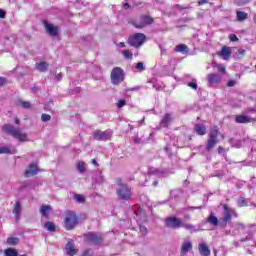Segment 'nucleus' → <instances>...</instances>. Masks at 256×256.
<instances>
[{
	"instance_id": "obj_21",
	"label": "nucleus",
	"mask_w": 256,
	"mask_h": 256,
	"mask_svg": "<svg viewBox=\"0 0 256 256\" xmlns=\"http://www.w3.org/2000/svg\"><path fill=\"white\" fill-rule=\"evenodd\" d=\"M182 227L184 229H186V231H189L190 233H197L199 231H201V228H197V226L193 225V224H189V223H183L182 222Z\"/></svg>"
},
{
	"instance_id": "obj_55",
	"label": "nucleus",
	"mask_w": 256,
	"mask_h": 256,
	"mask_svg": "<svg viewBox=\"0 0 256 256\" xmlns=\"http://www.w3.org/2000/svg\"><path fill=\"white\" fill-rule=\"evenodd\" d=\"M91 163H92V165H94L95 167H99V163H97V160L92 159Z\"/></svg>"
},
{
	"instance_id": "obj_15",
	"label": "nucleus",
	"mask_w": 256,
	"mask_h": 256,
	"mask_svg": "<svg viewBox=\"0 0 256 256\" xmlns=\"http://www.w3.org/2000/svg\"><path fill=\"white\" fill-rule=\"evenodd\" d=\"M223 209H224L223 222L229 223V221H231V219H232L233 210L231 208H229V206H227V204L223 205Z\"/></svg>"
},
{
	"instance_id": "obj_9",
	"label": "nucleus",
	"mask_w": 256,
	"mask_h": 256,
	"mask_svg": "<svg viewBox=\"0 0 256 256\" xmlns=\"http://www.w3.org/2000/svg\"><path fill=\"white\" fill-rule=\"evenodd\" d=\"M166 227L170 229H180V227H183V220L175 216H170L166 219Z\"/></svg>"
},
{
	"instance_id": "obj_37",
	"label": "nucleus",
	"mask_w": 256,
	"mask_h": 256,
	"mask_svg": "<svg viewBox=\"0 0 256 256\" xmlns=\"http://www.w3.org/2000/svg\"><path fill=\"white\" fill-rule=\"evenodd\" d=\"M3 153L9 154V153H12V152H11V149L9 147L2 146V147H0V155L3 154Z\"/></svg>"
},
{
	"instance_id": "obj_6",
	"label": "nucleus",
	"mask_w": 256,
	"mask_h": 256,
	"mask_svg": "<svg viewBox=\"0 0 256 256\" xmlns=\"http://www.w3.org/2000/svg\"><path fill=\"white\" fill-rule=\"evenodd\" d=\"M154 19L149 15L140 16L138 20H135L132 22V25L136 29H143L147 27L148 25H153Z\"/></svg>"
},
{
	"instance_id": "obj_49",
	"label": "nucleus",
	"mask_w": 256,
	"mask_h": 256,
	"mask_svg": "<svg viewBox=\"0 0 256 256\" xmlns=\"http://www.w3.org/2000/svg\"><path fill=\"white\" fill-rule=\"evenodd\" d=\"M140 232L142 233V235H145L147 233V227L140 226Z\"/></svg>"
},
{
	"instance_id": "obj_34",
	"label": "nucleus",
	"mask_w": 256,
	"mask_h": 256,
	"mask_svg": "<svg viewBox=\"0 0 256 256\" xmlns=\"http://www.w3.org/2000/svg\"><path fill=\"white\" fill-rule=\"evenodd\" d=\"M8 245H19V238L17 237H10L7 239Z\"/></svg>"
},
{
	"instance_id": "obj_5",
	"label": "nucleus",
	"mask_w": 256,
	"mask_h": 256,
	"mask_svg": "<svg viewBox=\"0 0 256 256\" xmlns=\"http://www.w3.org/2000/svg\"><path fill=\"white\" fill-rule=\"evenodd\" d=\"M145 39H147V37L145 36V34L143 33H136L132 36H129L128 38V43L131 47H136L139 48L143 45V43H145Z\"/></svg>"
},
{
	"instance_id": "obj_59",
	"label": "nucleus",
	"mask_w": 256,
	"mask_h": 256,
	"mask_svg": "<svg viewBox=\"0 0 256 256\" xmlns=\"http://www.w3.org/2000/svg\"><path fill=\"white\" fill-rule=\"evenodd\" d=\"M205 3H207V0H201L198 2L199 5H205Z\"/></svg>"
},
{
	"instance_id": "obj_24",
	"label": "nucleus",
	"mask_w": 256,
	"mask_h": 256,
	"mask_svg": "<svg viewBox=\"0 0 256 256\" xmlns=\"http://www.w3.org/2000/svg\"><path fill=\"white\" fill-rule=\"evenodd\" d=\"M36 69L40 71V73H46L49 69V64L47 62L36 63Z\"/></svg>"
},
{
	"instance_id": "obj_51",
	"label": "nucleus",
	"mask_w": 256,
	"mask_h": 256,
	"mask_svg": "<svg viewBox=\"0 0 256 256\" xmlns=\"http://www.w3.org/2000/svg\"><path fill=\"white\" fill-rule=\"evenodd\" d=\"M0 19H5V11L0 9Z\"/></svg>"
},
{
	"instance_id": "obj_29",
	"label": "nucleus",
	"mask_w": 256,
	"mask_h": 256,
	"mask_svg": "<svg viewBox=\"0 0 256 256\" xmlns=\"http://www.w3.org/2000/svg\"><path fill=\"white\" fill-rule=\"evenodd\" d=\"M174 51H176V53H187L189 51V48L187 47V45L185 44H179L174 48Z\"/></svg>"
},
{
	"instance_id": "obj_42",
	"label": "nucleus",
	"mask_w": 256,
	"mask_h": 256,
	"mask_svg": "<svg viewBox=\"0 0 256 256\" xmlns=\"http://www.w3.org/2000/svg\"><path fill=\"white\" fill-rule=\"evenodd\" d=\"M41 119L44 122L51 121V115H49V114H42Z\"/></svg>"
},
{
	"instance_id": "obj_16",
	"label": "nucleus",
	"mask_w": 256,
	"mask_h": 256,
	"mask_svg": "<svg viewBox=\"0 0 256 256\" xmlns=\"http://www.w3.org/2000/svg\"><path fill=\"white\" fill-rule=\"evenodd\" d=\"M198 251L201 256H211V249H209V246H207L205 242L198 244Z\"/></svg>"
},
{
	"instance_id": "obj_53",
	"label": "nucleus",
	"mask_w": 256,
	"mask_h": 256,
	"mask_svg": "<svg viewBox=\"0 0 256 256\" xmlns=\"http://www.w3.org/2000/svg\"><path fill=\"white\" fill-rule=\"evenodd\" d=\"M218 71H219L220 73H225V67H223V66H218Z\"/></svg>"
},
{
	"instance_id": "obj_25",
	"label": "nucleus",
	"mask_w": 256,
	"mask_h": 256,
	"mask_svg": "<svg viewBox=\"0 0 256 256\" xmlns=\"http://www.w3.org/2000/svg\"><path fill=\"white\" fill-rule=\"evenodd\" d=\"M194 131H196L197 135H205L207 133V128L203 124H196Z\"/></svg>"
},
{
	"instance_id": "obj_4",
	"label": "nucleus",
	"mask_w": 256,
	"mask_h": 256,
	"mask_svg": "<svg viewBox=\"0 0 256 256\" xmlns=\"http://www.w3.org/2000/svg\"><path fill=\"white\" fill-rule=\"evenodd\" d=\"M78 221L79 218H77V214H75V212L67 211L64 220L65 229H67V231L75 229V225H77Z\"/></svg>"
},
{
	"instance_id": "obj_46",
	"label": "nucleus",
	"mask_w": 256,
	"mask_h": 256,
	"mask_svg": "<svg viewBox=\"0 0 256 256\" xmlns=\"http://www.w3.org/2000/svg\"><path fill=\"white\" fill-rule=\"evenodd\" d=\"M22 107L24 109H29L31 107V102H22Z\"/></svg>"
},
{
	"instance_id": "obj_2",
	"label": "nucleus",
	"mask_w": 256,
	"mask_h": 256,
	"mask_svg": "<svg viewBox=\"0 0 256 256\" xmlns=\"http://www.w3.org/2000/svg\"><path fill=\"white\" fill-rule=\"evenodd\" d=\"M3 131L5 133H8V135H11L12 137H14V139H18V141H22V142L27 141V134H23L21 132V129L15 128L11 124L4 125L3 126Z\"/></svg>"
},
{
	"instance_id": "obj_43",
	"label": "nucleus",
	"mask_w": 256,
	"mask_h": 256,
	"mask_svg": "<svg viewBox=\"0 0 256 256\" xmlns=\"http://www.w3.org/2000/svg\"><path fill=\"white\" fill-rule=\"evenodd\" d=\"M125 104H126L125 100H123V99L119 100L117 103L118 109H121V107H125Z\"/></svg>"
},
{
	"instance_id": "obj_26",
	"label": "nucleus",
	"mask_w": 256,
	"mask_h": 256,
	"mask_svg": "<svg viewBox=\"0 0 256 256\" xmlns=\"http://www.w3.org/2000/svg\"><path fill=\"white\" fill-rule=\"evenodd\" d=\"M248 17H249V14H247V12H244V11H237L236 12V19L240 23H243V21H245Z\"/></svg>"
},
{
	"instance_id": "obj_1",
	"label": "nucleus",
	"mask_w": 256,
	"mask_h": 256,
	"mask_svg": "<svg viewBox=\"0 0 256 256\" xmlns=\"http://www.w3.org/2000/svg\"><path fill=\"white\" fill-rule=\"evenodd\" d=\"M116 195L118 196V199H121L122 201H130L131 197H133L131 188L127 186V184L123 183L121 180L118 181Z\"/></svg>"
},
{
	"instance_id": "obj_58",
	"label": "nucleus",
	"mask_w": 256,
	"mask_h": 256,
	"mask_svg": "<svg viewBox=\"0 0 256 256\" xmlns=\"http://www.w3.org/2000/svg\"><path fill=\"white\" fill-rule=\"evenodd\" d=\"M243 205H245V199H242V200L239 202V206H240V207H243Z\"/></svg>"
},
{
	"instance_id": "obj_35",
	"label": "nucleus",
	"mask_w": 256,
	"mask_h": 256,
	"mask_svg": "<svg viewBox=\"0 0 256 256\" xmlns=\"http://www.w3.org/2000/svg\"><path fill=\"white\" fill-rule=\"evenodd\" d=\"M74 199L77 203H85V196L81 194L74 195Z\"/></svg>"
},
{
	"instance_id": "obj_47",
	"label": "nucleus",
	"mask_w": 256,
	"mask_h": 256,
	"mask_svg": "<svg viewBox=\"0 0 256 256\" xmlns=\"http://www.w3.org/2000/svg\"><path fill=\"white\" fill-rule=\"evenodd\" d=\"M188 87H191V89H197V82L188 83Z\"/></svg>"
},
{
	"instance_id": "obj_10",
	"label": "nucleus",
	"mask_w": 256,
	"mask_h": 256,
	"mask_svg": "<svg viewBox=\"0 0 256 256\" xmlns=\"http://www.w3.org/2000/svg\"><path fill=\"white\" fill-rule=\"evenodd\" d=\"M93 137L96 139V141H105L111 137V131L106 130V131H101V130H96L93 132Z\"/></svg>"
},
{
	"instance_id": "obj_56",
	"label": "nucleus",
	"mask_w": 256,
	"mask_h": 256,
	"mask_svg": "<svg viewBox=\"0 0 256 256\" xmlns=\"http://www.w3.org/2000/svg\"><path fill=\"white\" fill-rule=\"evenodd\" d=\"M5 83V78L0 77V87Z\"/></svg>"
},
{
	"instance_id": "obj_30",
	"label": "nucleus",
	"mask_w": 256,
	"mask_h": 256,
	"mask_svg": "<svg viewBox=\"0 0 256 256\" xmlns=\"http://www.w3.org/2000/svg\"><path fill=\"white\" fill-rule=\"evenodd\" d=\"M247 229H244L245 233H248V235L251 237L256 231L254 224H248L246 225Z\"/></svg>"
},
{
	"instance_id": "obj_23",
	"label": "nucleus",
	"mask_w": 256,
	"mask_h": 256,
	"mask_svg": "<svg viewBox=\"0 0 256 256\" xmlns=\"http://www.w3.org/2000/svg\"><path fill=\"white\" fill-rule=\"evenodd\" d=\"M52 207L50 205H42L40 208V214L42 217H49V213L52 211Z\"/></svg>"
},
{
	"instance_id": "obj_50",
	"label": "nucleus",
	"mask_w": 256,
	"mask_h": 256,
	"mask_svg": "<svg viewBox=\"0 0 256 256\" xmlns=\"http://www.w3.org/2000/svg\"><path fill=\"white\" fill-rule=\"evenodd\" d=\"M194 209H201V206H198V207H188V208H186V211H194Z\"/></svg>"
},
{
	"instance_id": "obj_45",
	"label": "nucleus",
	"mask_w": 256,
	"mask_h": 256,
	"mask_svg": "<svg viewBox=\"0 0 256 256\" xmlns=\"http://www.w3.org/2000/svg\"><path fill=\"white\" fill-rule=\"evenodd\" d=\"M82 256H93V250L88 249L83 252Z\"/></svg>"
},
{
	"instance_id": "obj_11",
	"label": "nucleus",
	"mask_w": 256,
	"mask_h": 256,
	"mask_svg": "<svg viewBox=\"0 0 256 256\" xmlns=\"http://www.w3.org/2000/svg\"><path fill=\"white\" fill-rule=\"evenodd\" d=\"M44 27L48 35H50V37H57V35H59V27L47 21H44Z\"/></svg>"
},
{
	"instance_id": "obj_52",
	"label": "nucleus",
	"mask_w": 256,
	"mask_h": 256,
	"mask_svg": "<svg viewBox=\"0 0 256 256\" xmlns=\"http://www.w3.org/2000/svg\"><path fill=\"white\" fill-rule=\"evenodd\" d=\"M56 79L57 81H61V79H63V74L62 73L57 74Z\"/></svg>"
},
{
	"instance_id": "obj_41",
	"label": "nucleus",
	"mask_w": 256,
	"mask_h": 256,
	"mask_svg": "<svg viewBox=\"0 0 256 256\" xmlns=\"http://www.w3.org/2000/svg\"><path fill=\"white\" fill-rule=\"evenodd\" d=\"M231 144L233 145V147H236L237 149L241 147V141L239 140H231Z\"/></svg>"
},
{
	"instance_id": "obj_32",
	"label": "nucleus",
	"mask_w": 256,
	"mask_h": 256,
	"mask_svg": "<svg viewBox=\"0 0 256 256\" xmlns=\"http://www.w3.org/2000/svg\"><path fill=\"white\" fill-rule=\"evenodd\" d=\"M233 227H234L235 229L242 230V231H245V229H247V225H245V224H243V223H241V222H235V223L233 224Z\"/></svg>"
},
{
	"instance_id": "obj_40",
	"label": "nucleus",
	"mask_w": 256,
	"mask_h": 256,
	"mask_svg": "<svg viewBox=\"0 0 256 256\" xmlns=\"http://www.w3.org/2000/svg\"><path fill=\"white\" fill-rule=\"evenodd\" d=\"M136 69L138 71H145V64H143L142 62H139L136 64Z\"/></svg>"
},
{
	"instance_id": "obj_18",
	"label": "nucleus",
	"mask_w": 256,
	"mask_h": 256,
	"mask_svg": "<svg viewBox=\"0 0 256 256\" xmlns=\"http://www.w3.org/2000/svg\"><path fill=\"white\" fill-rule=\"evenodd\" d=\"M12 213L15 215L16 221H19L21 219V202L17 201L14 204V208L12 210Z\"/></svg>"
},
{
	"instance_id": "obj_44",
	"label": "nucleus",
	"mask_w": 256,
	"mask_h": 256,
	"mask_svg": "<svg viewBox=\"0 0 256 256\" xmlns=\"http://www.w3.org/2000/svg\"><path fill=\"white\" fill-rule=\"evenodd\" d=\"M229 39H230V41H232L233 43H235L236 41H239V38H238L237 35H235V34H231V35L229 36Z\"/></svg>"
},
{
	"instance_id": "obj_36",
	"label": "nucleus",
	"mask_w": 256,
	"mask_h": 256,
	"mask_svg": "<svg viewBox=\"0 0 256 256\" xmlns=\"http://www.w3.org/2000/svg\"><path fill=\"white\" fill-rule=\"evenodd\" d=\"M77 169H78L79 173H85V163L79 162L77 164Z\"/></svg>"
},
{
	"instance_id": "obj_17",
	"label": "nucleus",
	"mask_w": 256,
	"mask_h": 256,
	"mask_svg": "<svg viewBox=\"0 0 256 256\" xmlns=\"http://www.w3.org/2000/svg\"><path fill=\"white\" fill-rule=\"evenodd\" d=\"M208 85H215L221 83V76L219 74H208L207 76Z\"/></svg>"
},
{
	"instance_id": "obj_14",
	"label": "nucleus",
	"mask_w": 256,
	"mask_h": 256,
	"mask_svg": "<svg viewBox=\"0 0 256 256\" xmlns=\"http://www.w3.org/2000/svg\"><path fill=\"white\" fill-rule=\"evenodd\" d=\"M231 48L227 46H223L221 51L218 52V56L224 59V61H229L231 58Z\"/></svg>"
},
{
	"instance_id": "obj_31",
	"label": "nucleus",
	"mask_w": 256,
	"mask_h": 256,
	"mask_svg": "<svg viewBox=\"0 0 256 256\" xmlns=\"http://www.w3.org/2000/svg\"><path fill=\"white\" fill-rule=\"evenodd\" d=\"M44 227L47 229V231H50L51 233H53L56 229L55 224L53 222H46L44 224Z\"/></svg>"
},
{
	"instance_id": "obj_64",
	"label": "nucleus",
	"mask_w": 256,
	"mask_h": 256,
	"mask_svg": "<svg viewBox=\"0 0 256 256\" xmlns=\"http://www.w3.org/2000/svg\"><path fill=\"white\" fill-rule=\"evenodd\" d=\"M218 152H219V153H223V147H219V148H218Z\"/></svg>"
},
{
	"instance_id": "obj_57",
	"label": "nucleus",
	"mask_w": 256,
	"mask_h": 256,
	"mask_svg": "<svg viewBox=\"0 0 256 256\" xmlns=\"http://www.w3.org/2000/svg\"><path fill=\"white\" fill-rule=\"evenodd\" d=\"M139 87L128 88L127 91H138Z\"/></svg>"
},
{
	"instance_id": "obj_20",
	"label": "nucleus",
	"mask_w": 256,
	"mask_h": 256,
	"mask_svg": "<svg viewBox=\"0 0 256 256\" xmlns=\"http://www.w3.org/2000/svg\"><path fill=\"white\" fill-rule=\"evenodd\" d=\"M206 223H209V225H212L213 227H217L219 225V218H217L214 213H211L206 219Z\"/></svg>"
},
{
	"instance_id": "obj_62",
	"label": "nucleus",
	"mask_w": 256,
	"mask_h": 256,
	"mask_svg": "<svg viewBox=\"0 0 256 256\" xmlns=\"http://www.w3.org/2000/svg\"><path fill=\"white\" fill-rule=\"evenodd\" d=\"M238 53L239 55H245V50H239Z\"/></svg>"
},
{
	"instance_id": "obj_19",
	"label": "nucleus",
	"mask_w": 256,
	"mask_h": 256,
	"mask_svg": "<svg viewBox=\"0 0 256 256\" xmlns=\"http://www.w3.org/2000/svg\"><path fill=\"white\" fill-rule=\"evenodd\" d=\"M39 172V167L35 164H30L29 168L25 171L26 177H31V175H37Z\"/></svg>"
},
{
	"instance_id": "obj_38",
	"label": "nucleus",
	"mask_w": 256,
	"mask_h": 256,
	"mask_svg": "<svg viewBox=\"0 0 256 256\" xmlns=\"http://www.w3.org/2000/svg\"><path fill=\"white\" fill-rule=\"evenodd\" d=\"M122 54L124 55L125 59H133V53H131L129 50H124Z\"/></svg>"
},
{
	"instance_id": "obj_60",
	"label": "nucleus",
	"mask_w": 256,
	"mask_h": 256,
	"mask_svg": "<svg viewBox=\"0 0 256 256\" xmlns=\"http://www.w3.org/2000/svg\"><path fill=\"white\" fill-rule=\"evenodd\" d=\"M118 47H120V48L125 47V42H120V43L118 44Z\"/></svg>"
},
{
	"instance_id": "obj_12",
	"label": "nucleus",
	"mask_w": 256,
	"mask_h": 256,
	"mask_svg": "<svg viewBox=\"0 0 256 256\" xmlns=\"http://www.w3.org/2000/svg\"><path fill=\"white\" fill-rule=\"evenodd\" d=\"M65 249H66V254L68 256H75V255H77V251L78 250L75 249V241H73V240L68 241L67 244H66Z\"/></svg>"
},
{
	"instance_id": "obj_27",
	"label": "nucleus",
	"mask_w": 256,
	"mask_h": 256,
	"mask_svg": "<svg viewBox=\"0 0 256 256\" xmlns=\"http://www.w3.org/2000/svg\"><path fill=\"white\" fill-rule=\"evenodd\" d=\"M236 123H251V117L247 115H239L235 118Z\"/></svg>"
},
{
	"instance_id": "obj_61",
	"label": "nucleus",
	"mask_w": 256,
	"mask_h": 256,
	"mask_svg": "<svg viewBox=\"0 0 256 256\" xmlns=\"http://www.w3.org/2000/svg\"><path fill=\"white\" fill-rule=\"evenodd\" d=\"M184 219H186V220L191 219V215H189V214L184 215Z\"/></svg>"
},
{
	"instance_id": "obj_22",
	"label": "nucleus",
	"mask_w": 256,
	"mask_h": 256,
	"mask_svg": "<svg viewBox=\"0 0 256 256\" xmlns=\"http://www.w3.org/2000/svg\"><path fill=\"white\" fill-rule=\"evenodd\" d=\"M150 175H156L157 177H163V175H167V170L163 169H157V168H151L149 170Z\"/></svg>"
},
{
	"instance_id": "obj_48",
	"label": "nucleus",
	"mask_w": 256,
	"mask_h": 256,
	"mask_svg": "<svg viewBox=\"0 0 256 256\" xmlns=\"http://www.w3.org/2000/svg\"><path fill=\"white\" fill-rule=\"evenodd\" d=\"M237 82L235 81V80H229L228 81V83H227V86L228 87H235V84H236Z\"/></svg>"
},
{
	"instance_id": "obj_3",
	"label": "nucleus",
	"mask_w": 256,
	"mask_h": 256,
	"mask_svg": "<svg viewBox=\"0 0 256 256\" xmlns=\"http://www.w3.org/2000/svg\"><path fill=\"white\" fill-rule=\"evenodd\" d=\"M219 135H221V132H219V128L217 126H212L208 134L209 139L206 144L207 151H211V149H213V147H215V145L219 143V139L217 138L219 137Z\"/></svg>"
},
{
	"instance_id": "obj_8",
	"label": "nucleus",
	"mask_w": 256,
	"mask_h": 256,
	"mask_svg": "<svg viewBox=\"0 0 256 256\" xmlns=\"http://www.w3.org/2000/svg\"><path fill=\"white\" fill-rule=\"evenodd\" d=\"M85 241L87 243H92L93 245H99V243L103 242V237L99 233L89 232L84 235Z\"/></svg>"
},
{
	"instance_id": "obj_63",
	"label": "nucleus",
	"mask_w": 256,
	"mask_h": 256,
	"mask_svg": "<svg viewBox=\"0 0 256 256\" xmlns=\"http://www.w3.org/2000/svg\"><path fill=\"white\" fill-rule=\"evenodd\" d=\"M124 9H129V3L124 4Z\"/></svg>"
},
{
	"instance_id": "obj_39",
	"label": "nucleus",
	"mask_w": 256,
	"mask_h": 256,
	"mask_svg": "<svg viewBox=\"0 0 256 256\" xmlns=\"http://www.w3.org/2000/svg\"><path fill=\"white\" fill-rule=\"evenodd\" d=\"M249 1H251V0H237L236 5H238V7H243V5H247V3H249Z\"/></svg>"
},
{
	"instance_id": "obj_13",
	"label": "nucleus",
	"mask_w": 256,
	"mask_h": 256,
	"mask_svg": "<svg viewBox=\"0 0 256 256\" xmlns=\"http://www.w3.org/2000/svg\"><path fill=\"white\" fill-rule=\"evenodd\" d=\"M193 250V243L191 241H184L181 245L180 255L185 256L187 255L188 251Z\"/></svg>"
},
{
	"instance_id": "obj_33",
	"label": "nucleus",
	"mask_w": 256,
	"mask_h": 256,
	"mask_svg": "<svg viewBox=\"0 0 256 256\" xmlns=\"http://www.w3.org/2000/svg\"><path fill=\"white\" fill-rule=\"evenodd\" d=\"M5 256H17L18 253L13 248H8L4 251Z\"/></svg>"
},
{
	"instance_id": "obj_28",
	"label": "nucleus",
	"mask_w": 256,
	"mask_h": 256,
	"mask_svg": "<svg viewBox=\"0 0 256 256\" xmlns=\"http://www.w3.org/2000/svg\"><path fill=\"white\" fill-rule=\"evenodd\" d=\"M173 121L171 114H166L163 119L161 120L160 124L162 127H168L169 123Z\"/></svg>"
},
{
	"instance_id": "obj_54",
	"label": "nucleus",
	"mask_w": 256,
	"mask_h": 256,
	"mask_svg": "<svg viewBox=\"0 0 256 256\" xmlns=\"http://www.w3.org/2000/svg\"><path fill=\"white\" fill-rule=\"evenodd\" d=\"M134 143H137V144L141 143V138H139V136H136L134 138Z\"/></svg>"
},
{
	"instance_id": "obj_7",
	"label": "nucleus",
	"mask_w": 256,
	"mask_h": 256,
	"mask_svg": "<svg viewBox=\"0 0 256 256\" xmlns=\"http://www.w3.org/2000/svg\"><path fill=\"white\" fill-rule=\"evenodd\" d=\"M123 77V69L120 67L113 68L111 72V82L113 85H119L120 83H123L124 81Z\"/></svg>"
}]
</instances>
